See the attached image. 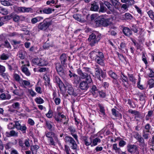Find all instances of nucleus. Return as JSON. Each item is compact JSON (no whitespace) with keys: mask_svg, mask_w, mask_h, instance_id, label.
<instances>
[{"mask_svg":"<svg viewBox=\"0 0 154 154\" xmlns=\"http://www.w3.org/2000/svg\"><path fill=\"white\" fill-rule=\"evenodd\" d=\"M13 85L14 89L13 88H12L11 89L13 91L12 92L14 94H15L18 95L19 94L18 90L17 89V87L15 84H13Z\"/></svg>","mask_w":154,"mask_h":154,"instance_id":"nucleus-43","label":"nucleus"},{"mask_svg":"<svg viewBox=\"0 0 154 154\" xmlns=\"http://www.w3.org/2000/svg\"><path fill=\"white\" fill-rule=\"evenodd\" d=\"M26 128H27L26 126L25 125H24L22 126L21 125L20 128L18 130L21 131L23 133H26Z\"/></svg>","mask_w":154,"mask_h":154,"instance_id":"nucleus-51","label":"nucleus"},{"mask_svg":"<svg viewBox=\"0 0 154 154\" xmlns=\"http://www.w3.org/2000/svg\"><path fill=\"white\" fill-rule=\"evenodd\" d=\"M122 32L124 35L130 37L132 35V32L129 28L125 27L123 28Z\"/></svg>","mask_w":154,"mask_h":154,"instance_id":"nucleus-12","label":"nucleus"},{"mask_svg":"<svg viewBox=\"0 0 154 154\" xmlns=\"http://www.w3.org/2000/svg\"><path fill=\"white\" fill-rule=\"evenodd\" d=\"M47 62L44 59L40 58V62L39 63V66H44L47 64Z\"/></svg>","mask_w":154,"mask_h":154,"instance_id":"nucleus-41","label":"nucleus"},{"mask_svg":"<svg viewBox=\"0 0 154 154\" xmlns=\"http://www.w3.org/2000/svg\"><path fill=\"white\" fill-rule=\"evenodd\" d=\"M13 18V20L15 22H17L20 19L19 16L17 15H15L12 17Z\"/></svg>","mask_w":154,"mask_h":154,"instance_id":"nucleus-63","label":"nucleus"},{"mask_svg":"<svg viewBox=\"0 0 154 154\" xmlns=\"http://www.w3.org/2000/svg\"><path fill=\"white\" fill-rule=\"evenodd\" d=\"M128 152L133 154H139L137 146L129 144L127 146Z\"/></svg>","mask_w":154,"mask_h":154,"instance_id":"nucleus-3","label":"nucleus"},{"mask_svg":"<svg viewBox=\"0 0 154 154\" xmlns=\"http://www.w3.org/2000/svg\"><path fill=\"white\" fill-rule=\"evenodd\" d=\"M112 114L116 117H119L121 119L122 118V116L121 113H119V112L116 110L115 109L113 108L112 109Z\"/></svg>","mask_w":154,"mask_h":154,"instance_id":"nucleus-22","label":"nucleus"},{"mask_svg":"<svg viewBox=\"0 0 154 154\" xmlns=\"http://www.w3.org/2000/svg\"><path fill=\"white\" fill-rule=\"evenodd\" d=\"M45 135L47 137L50 138V141L51 144L52 145H55L53 138L55 137V134L52 132L47 131L45 132Z\"/></svg>","mask_w":154,"mask_h":154,"instance_id":"nucleus-7","label":"nucleus"},{"mask_svg":"<svg viewBox=\"0 0 154 154\" xmlns=\"http://www.w3.org/2000/svg\"><path fill=\"white\" fill-rule=\"evenodd\" d=\"M14 78L17 82H21V80L22 79H20V78L19 75L16 74H14Z\"/></svg>","mask_w":154,"mask_h":154,"instance_id":"nucleus-48","label":"nucleus"},{"mask_svg":"<svg viewBox=\"0 0 154 154\" xmlns=\"http://www.w3.org/2000/svg\"><path fill=\"white\" fill-rule=\"evenodd\" d=\"M77 72L78 74L82 79H85V80L88 82L92 81L90 75L84 72L82 69L80 68L78 69L77 70Z\"/></svg>","mask_w":154,"mask_h":154,"instance_id":"nucleus-2","label":"nucleus"},{"mask_svg":"<svg viewBox=\"0 0 154 154\" xmlns=\"http://www.w3.org/2000/svg\"><path fill=\"white\" fill-rule=\"evenodd\" d=\"M126 144V142L122 140H120L119 143V145L120 147H123Z\"/></svg>","mask_w":154,"mask_h":154,"instance_id":"nucleus-55","label":"nucleus"},{"mask_svg":"<svg viewBox=\"0 0 154 154\" xmlns=\"http://www.w3.org/2000/svg\"><path fill=\"white\" fill-rule=\"evenodd\" d=\"M99 8L98 5L96 3H93L91 4V7L90 8V10L92 11H97Z\"/></svg>","mask_w":154,"mask_h":154,"instance_id":"nucleus-23","label":"nucleus"},{"mask_svg":"<svg viewBox=\"0 0 154 154\" xmlns=\"http://www.w3.org/2000/svg\"><path fill=\"white\" fill-rule=\"evenodd\" d=\"M90 141H88L87 138L84 139V143L85 145L87 146L90 145L92 143V140L91 138H90Z\"/></svg>","mask_w":154,"mask_h":154,"instance_id":"nucleus-54","label":"nucleus"},{"mask_svg":"<svg viewBox=\"0 0 154 154\" xmlns=\"http://www.w3.org/2000/svg\"><path fill=\"white\" fill-rule=\"evenodd\" d=\"M43 19V18L42 17H38L32 18L31 20V22L32 24H34L40 21Z\"/></svg>","mask_w":154,"mask_h":154,"instance_id":"nucleus-24","label":"nucleus"},{"mask_svg":"<svg viewBox=\"0 0 154 154\" xmlns=\"http://www.w3.org/2000/svg\"><path fill=\"white\" fill-rule=\"evenodd\" d=\"M25 52L24 51H20L18 54V57L21 59H23L25 58Z\"/></svg>","mask_w":154,"mask_h":154,"instance_id":"nucleus-42","label":"nucleus"},{"mask_svg":"<svg viewBox=\"0 0 154 154\" xmlns=\"http://www.w3.org/2000/svg\"><path fill=\"white\" fill-rule=\"evenodd\" d=\"M23 12H28L32 11V9L30 8H26L23 7Z\"/></svg>","mask_w":154,"mask_h":154,"instance_id":"nucleus-62","label":"nucleus"},{"mask_svg":"<svg viewBox=\"0 0 154 154\" xmlns=\"http://www.w3.org/2000/svg\"><path fill=\"white\" fill-rule=\"evenodd\" d=\"M147 13L150 18L152 20H154V12L151 10L147 11Z\"/></svg>","mask_w":154,"mask_h":154,"instance_id":"nucleus-36","label":"nucleus"},{"mask_svg":"<svg viewBox=\"0 0 154 154\" xmlns=\"http://www.w3.org/2000/svg\"><path fill=\"white\" fill-rule=\"evenodd\" d=\"M104 4L111 11H113L112 5L110 3L107 1L104 2Z\"/></svg>","mask_w":154,"mask_h":154,"instance_id":"nucleus-33","label":"nucleus"},{"mask_svg":"<svg viewBox=\"0 0 154 154\" xmlns=\"http://www.w3.org/2000/svg\"><path fill=\"white\" fill-rule=\"evenodd\" d=\"M100 53H102V52L97 51L95 50L92 51L90 53V58L95 60L99 55Z\"/></svg>","mask_w":154,"mask_h":154,"instance_id":"nucleus-13","label":"nucleus"},{"mask_svg":"<svg viewBox=\"0 0 154 154\" xmlns=\"http://www.w3.org/2000/svg\"><path fill=\"white\" fill-rule=\"evenodd\" d=\"M67 60V57L65 54H63L60 57V62L62 65H64L66 64V61Z\"/></svg>","mask_w":154,"mask_h":154,"instance_id":"nucleus-16","label":"nucleus"},{"mask_svg":"<svg viewBox=\"0 0 154 154\" xmlns=\"http://www.w3.org/2000/svg\"><path fill=\"white\" fill-rule=\"evenodd\" d=\"M100 9L99 11V12H104L106 11L107 8L104 6V3L103 2H100Z\"/></svg>","mask_w":154,"mask_h":154,"instance_id":"nucleus-21","label":"nucleus"},{"mask_svg":"<svg viewBox=\"0 0 154 154\" xmlns=\"http://www.w3.org/2000/svg\"><path fill=\"white\" fill-rule=\"evenodd\" d=\"M20 126L21 125L18 121H16L14 123H10L11 129L14 128L16 127L18 130Z\"/></svg>","mask_w":154,"mask_h":154,"instance_id":"nucleus-19","label":"nucleus"},{"mask_svg":"<svg viewBox=\"0 0 154 154\" xmlns=\"http://www.w3.org/2000/svg\"><path fill=\"white\" fill-rule=\"evenodd\" d=\"M53 112L51 109H49L48 112L46 114V116L48 118H51L53 115Z\"/></svg>","mask_w":154,"mask_h":154,"instance_id":"nucleus-47","label":"nucleus"},{"mask_svg":"<svg viewBox=\"0 0 154 154\" xmlns=\"http://www.w3.org/2000/svg\"><path fill=\"white\" fill-rule=\"evenodd\" d=\"M63 87L66 91H67V92L69 95L76 96L79 94L80 90L79 89L74 90L72 85L68 83L66 84Z\"/></svg>","mask_w":154,"mask_h":154,"instance_id":"nucleus-1","label":"nucleus"},{"mask_svg":"<svg viewBox=\"0 0 154 154\" xmlns=\"http://www.w3.org/2000/svg\"><path fill=\"white\" fill-rule=\"evenodd\" d=\"M90 68L87 67H84L83 68L82 70L87 73H91L90 71Z\"/></svg>","mask_w":154,"mask_h":154,"instance_id":"nucleus-59","label":"nucleus"},{"mask_svg":"<svg viewBox=\"0 0 154 154\" xmlns=\"http://www.w3.org/2000/svg\"><path fill=\"white\" fill-rule=\"evenodd\" d=\"M64 150L67 154H70L69 151H70V149L69 146L66 145H65L64 146Z\"/></svg>","mask_w":154,"mask_h":154,"instance_id":"nucleus-61","label":"nucleus"},{"mask_svg":"<svg viewBox=\"0 0 154 154\" xmlns=\"http://www.w3.org/2000/svg\"><path fill=\"white\" fill-rule=\"evenodd\" d=\"M54 81L57 84L60 89L61 90L64 85L60 78L58 76H55L54 79Z\"/></svg>","mask_w":154,"mask_h":154,"instance_id":"nucleus-9","label":"nucleus"},{"mask_svg":"<svg viewBox=\"0 0 154 154\" xmlns=\"http://www.w3.org/2000/svg\"><path fill=\"white\" fill-rule=\"evenodd\" d=\"M14 10L17 12H23V7H17V6L14 7Z\"/></svg>","mask_w":154,"mask_h":154,"instance_id":"nucleus-46","label":"nucleus"},{"mask_svg":"<svg viewBox=\"0 0 154 154\" xmlns=\"http://www.w3.org/2000/svg\"><path fill=\"white\" fill-rule=\"evenodd\" d=\"M68 129L70 132L71 134L76 141H78V136L76 134L74 133L76 132V130L72 126H69L68 128Z\"/></svg>","mask_w":154,"mask_h":154,"instance_id":"nucleus-10","label":"nucleus"},{"mask_svg":"<svg viewBox=\"0 0 154 154\" xmlns=\"http://www.w3.org/2000/svg\"><path fill=\"white\" fill-rule=\"evenodd\" d=\"M54 9H52L50 8H45L42 11H40V12L42 13V11L44 13L46 14H49L52 13V11H54Z\"/></svg>","mask_w":154,"mask_h":154,"instance_id":"nucleus-28","label":"nucleus"},{"mask_svg":"<svg viewBox=\"0 0 154 154\" xmlns=\"http://www.w3.org/2000/svg\"><path fill=\"white\" fill-rule=\"evenodd\" d=\"M100 39V38L97 37V38L95 40L89 41L90 42V45L91 46H94L97 43Z\"/></svg>","mask_w":154,"mask_h":154,"instance_id":"nucleus-31","label":"nucleus"},{"mask_svg":"<svg viewBox=\"0 0 154 154\" xmlns=\"http://www.w3.org/2000/svg\"><path fill=\"white\" fill-rule=\"evenodd\" d=\"M40 58H34L32 60V62L34 64L39 66L40 62Z\"/></svg>","mask_w":154,"mask_h":154,"instance_id":"nucleus-44","label":"nucleus"},{"mask_svg":"<svg viewBox=\"0 0 154 154\" xmlns=\"http://www.w3.org/2000/svg\"><path fill=\"white\" fill-rule=\"evenodd\" d=\"M128 112L129 113L136 115L137 117H138L140 116V112L135 110H133L132 109H129L128 110Z\"/></svg>","mask_w":154,"mask_h":154,"instance_id":"nucleus-32","label":"nucleus"},{"mask_svg":"<svg viewBox=\"0 0 154 154\" xmlns=\"http://www.w3.org/2000/svg\"><path fill=\"white\" fill-rule=\"evenodd\" d=\"M55 67L59 75L62 77H64L66 75V72L64 70L60 64L59 63H56Z\"/></svg>","mask_w":154,"mask_h":154,"instance_id":"nucleus-4","label":"nucleus"},{"mask_svg":"<svg viewBox=\"0 0 154 154\" xmlns=\"http://www.w3.org/2000/svg\"><path fill=\"white\" fill-rule=\"evenodd\" d=\"M95 23L97 26H102V18L95 19Z\"/></svg>","mask_w":154,"mask_h":154,"instance_id":"nucleus-29","label":"nucleus"},{"mask_svg":"<svg viewBox=\"0 0 154 154\" xmlns=\"http://www.w3.org/2000/svg\"><path fill=\"white\" fill-rule=\"evenodd\" d=\"M5 71V66L0 65V75L2 76L4 75V73Z\"/></svg>","mask_w":154,"mask_h":154,"instance_id":"nucleus-45","label":"nucleus"},{"mask_svg":"<svg viewBox=\"0 0 154 154\" xmlns=\"http://www.w3.org/2000/svg\"><path fill=\"white\" fill-rule=\"evenodd\" d=\"M46 125L47 128L50 131H52L54 130L53 128H52V126L51 123L48 121H46Z\"/></svg>","mask_w":154,"mask_h":154,"instance_id":"nucleus-39","label":"nucleus"},{"mask_svg":"<svg viewBox=\"0 0 154 154\" xmlns=\"http://www.w3.org/2000/svg\"><path fill=\"white\" fill-rule=\"evenodd\" d=\"M149 70L150 71V72L148 74L150 78L154 77V72L150 69H149Z\"/></svg>","mask_w":154,"mask_h":154,"instance_id":"nucleus-64","label":"nucleus"},{"mask_svg":"<svg viewBox=\"0 0 154 154\" xmlns=\"http://www.w3.org/2000/svg\"><path fill=\"white\" fill-rule=\"evenodd\" d=\"M70 145V147L71 149L75 150V152L77 153L76 151L77 150V145L75 141Z\"/></svg>","mask_w":154,"mask_h":154,"instance_id":"nucleus-37","label":"nucleus"},{"mask_svg":"<svg viewBox=\"0 0 154 154\" xmlns=\"http://www.w3.org/2000/svg\"><path fill=\"white\" fill-rule=\"evenodd\" d=\"M0 13L3 15H5L7 14H8V12L6 9L4 8H1L0 9Z\"/></svg>","mask_w":154,"mask_h":154,"instance_id":"nucleus-56","label":"nucleus"},{"mask_svg":"<svg viewBox=\"0 0 154 154\" xmlns=\"http://www.w3.org/2000/svg\"><path fill=\"white\" fill-rule=\"evenodd\" d=\"M9 57L8 55L3 54L1 56L0 58L2 60H6L9 58Z\"/></svg>","mask_w":154,"mask_h":154,"instance_id":"nucleus-57","label":"nucleus"},{"mask_svg":"<svg viewBox=\"0 0 154 154\" xmlns=\"http://www.w3.org/2000/svg\"><path fill=\"white\" fill-rule=\"evenodd\" d=\"M35 101L38 104H42L44 102V100L40 97H37L35 99Z\"/></svg>","mask_w":154,"mask_h":154,"instance_id":"nucleus-49","label":"nucleus"},{"mask_svg":"<svg viewBox=\"0 0 154 154\" xmlns=\"http://www.w3.org/2000/svg\"><path fill=\"white\" fill-rule=\"evenodd\" d=\"M51 24L50 22H47L45 20H44L43 22L40 23L38 26L39 29L41 30H45Z\"/></svg>","mask_w":154,"mask_h":154,"instance_id":"nucleus-5","label":"nucleus"},{"mask_svg":"<svg viewBox=\"0 0 154 154\" xmlns=\"http://www.w3.org/2000/svg\"><path fill=\"white\" fill-rule=\"evenodd\" d=\"M95 70V75L96 77L100 81H101L100 78V71L99 66L98 65H96L94 67Z\"/></svg>","mask_w":154,"mask_h":154,"instance_id":"nucleus-11","label":"nucleus"},{"mask_svg":"<svg viewBox=\"0 0 154 154\" xmlns=\"http://www.w3.org/2000/svg\"><path fill=\"white\" fill-rule=\"evenodd\" d=\"M112 149L113 150H115L116 152H119L120 150V148L117 147V143H115L113 144Z\"/></svg>","mask_w":154,"mask_h":154,"instance_id":"nucleus-40","label":"nucleus"},{"mask_svg":"<svg viewBox=\"0 0 154 154\" xmlns=\"http://www.w3.org/2000/svg\"><path fill=\"white\" fill-rule=\"evenodd\" d=\"M102 26H107L111 24V22L110 21V19H105L102 18Z\"/></svg>","mask_w":154,"mask_h":154,"instance_id":"nucleus-20","label":"nucleus"},{"mask_svg":"<svg viewBox=\"0 0 154 154\" xmlns=\"http://www.w3.org/2000/svg\"><path fill=\"white\" fill-rule=\"evenodd\" d=\"M28 92L32 97H34L36 95V93L32 89H29Z\"/></svg>","mask_w":154,"mask_h":154,"instance_id":"nucleus-58","label":"nucleus"},{"mask_svg":"<svg viewBox=\"0 0 154 154\" xmlns=\"http://www.w3.org/2000/svg\"><path fill=\"white\" fill-rule=\"evenodd\" d=\"M100 139L97 137L94 139L92 141V144L91 145V146H95L97 145L98 142H100Z\"/></svg>","mask_w":154,"mask_h":154,"instance_id":"nucleus-35","label":"nucleus"},{"mask_svg":"<svg viewBox=\"0 0 154 154\" xmlns=\"http://www.w3.org/2000/svg\"><path fill=\"white\" fill-rule=\"evenodd\" d=\"M98 106L100 108V112L103 115H104L105 114V112L104 107L100 104H99Z\"/></svg>","mask_w":154,"mask_h":154,"instance_id":"nucleus-60","label":"nucleus"},{"mask_svg":"<svg viewBox=\"0 0 154 154\" xmlns=\"http://www.w3.org/2000/svg\"><path fill=\"white\" fill-rule=\"evenodd\" d=\"M112 5L116 9H118L121 7V4L119 0H111Z\"/></svg>","mask_w":154,"mask_h":154,"instance_id":"nucleus-17","label":"nucleus"},{"mask_svg":"<svg viewBox=\"0 0 154 154\" xmlns=\"http://www.w3.org/2000/svg\"><path fill=\"white\" fill-rule=\"evenodd\" d=\"M147 84L149 85V88L150 89L154 87V79H149L147 81Z\"/></svg>","mask_w":154,"mask_h":154,"instance_id":"nucleus-26","label":"nucleus"},{"mask_svg":"<svg viewBox=\"0 0 154 154\" xmlns=\"http://www.w3.org/2000/svg\"><path fill=\"white\" fill-rule=\"evenodd\" d=\"M97 37L100 38V35L97 33L96 34L95 33H92L89 35L88 40L90 41L95 40L97 38Z\"/></svg>","mask_w":154,"mask_h":154,"instance_id":"nucleus-18","label":"nucleus"},{"mask_svg":"<svg viewBox=\"0 0 154 154\" xmlns=\"http://www.w3.org/2000/svg\"><path fill=\"white\" fill-rule=\"evenodd\" d=\"M64 139L66 143H69L70 145L75 141L74 139L72 137L69 136H66Z\"/></svg>","mask_w":154,"mask_h":154,"instance_id":"nucleus-14","label":"nucleus"},{"mask_svg":"<svg viewBox=\"0 0 154 154\" xmlns=\"http://www.w3.org/2000/svg\"><path fill=\"white\" fill-rule=\"evenodd\" d=\"M22 71L27 76H29L30 75V72L28 69L26 67L23 66L21 67Z\"/></svg>","mask_w":154,"mask_h":154,"instance_id":"nucleus-25","label":"nucleus"},{"mask_svg":"<svg viewBox=\"0 0 154 154\" xmlns=\"http://www.w3.org/2000/svg\"><path fill=\"white\" fill-rule=\"evenodd\" d=\"M92 82H88L86 80L81 82L79 85L80 88L82 90L86 91L89 87V84Z\"/></svg>","mask_w":154,"mask_h":154,"instance_id":"nucleus-6","label":"nucleus"},{"mask_svg":"<svg viewBox=\"0 0 154 154\" xmlns=\"http://www.w3.org/2000/svg\"><path fill=\"white\" fill-rule=\"evenodd\" d=\"M149 132L143 131L142 136L145 139L147 140L149 138Z\"/></svg>","mask_w":154,"mask_h":154,"instance_id":"nucleus-50","label":"nucleus"},{"mask_svg":"<svg viewBox=\"0 0 154 154\" xmlns=\"http://www.w3.org/2000/svg\"><path fill=\"white\" fill-rule=\"evenodd\" d=\"M61 113L59 111L57 112V115H55L54 117L55 120L57 122H61L62 121V119L60 118V117L61 116V115H62Z\"/></svg>","mask_w":154,"mask_h":154,"instance_id":"nucleus-34","label":"nucleus"},{"mask_svg":"<svg viewBox=\"0 0 154 154\" xmlns=\"http://www.w3.org/2000/svg\"><path fill=\"white\" fill-rule=\"evenodd\" d=\"M132 18V16L129 13H126L121 17V18L122 20H131Z\"/></svg>","mask_w":154,"mask_h":154,"instance_id":"nucleus-15","label":"nucleus"},{"mask_svg":"<svg viewBox=\"0 0 154 154\" xmlns=\"http://www.w3.org/2000/svg\"><path fill=\"white\" fill-rule=\"evenodd\" d=\"M151 128V126L149 123L147 124L145 126L143 130V131L149 132Z\"/></svg>","mask_w":154,"mask_h":154,"instance_id":"nucleus-38","label":"nucleus"},{"mask_svg":"<svg viewBox=\"0 0 154 154\" xmlns=\"http://www.w3.org/2000/svg\"><path fill=\"white\" fill-rule=\"evenodd\" d=\"M119 48L122 51V52L125 53V51H127L126 44L123 42L121 43Z\"/></svg>","mask_w":154,"mask_h":154,"instance_id":"nucleus-27","label":"nucleus"},{"mask_svg":"<svg viewBox=\"0 0 154 154\" xmlns=\"http://www.w3.org/2000/svg\"><path fill=\"white\" fill-rule=\"evenodd\" d=\"M104 56L103 54L102 53H100L99 55L95 59L96 62L100 65L103 66L105 65L103 62V58Z\"/></svg>","mask_w":154,"mask_h":154,"instance_id":"nucleus-8","label":"nucleus"},{"mask_svg":"<svg viewBox=\"0 0 154 154\" xmlns=\"http://www.w3.org/2000/svg\"><path fill=\"white\" fill-rule=\"evenodd\" d=\"M73 77L74 78V82L76 83H78L79 82V77L77 75H73Z\"/></svg>","mask_w":154,"mask_h":154,"instance_id":"nucleus-53","label":"nucleus"},{"mask_svg":"<svg viewBox=\"0 0 154 154\" xmlns=\"http://www.w3.org/2000/svg\"><path fill=\"white\" fill-rule=\"evenodd\" d=\"M108 73L109 75L112 78L115 79V81L118 78V77L116 74L112 71L111 70L109 71Z\"/></svg>","mask_w":154,"mask_h":154,"instance_id":"nucleus-30","label":"nucleus"},{"mask_svg":"<svg viewBox=\"0 0 154 154\" xmlns=\"http://www.w3.org/2000/svg\"><path fill=\"white\" fill-rule=\"evenodd\" d=\"M60 117L61 118V119H64L65 120V121L63 122V123L64 125L67 124L68 123L69 121L68 118H66V116L63 114L61 115V116Z\"/></svg>","mask_w":154,"mask_h":154,"instance_id":"nucleus-52","label":"nucleus"}]
</instances>
